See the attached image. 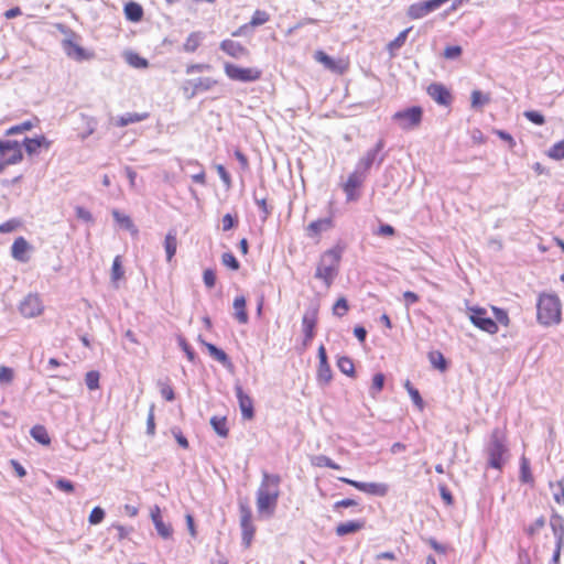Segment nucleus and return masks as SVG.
<instances>
[{
    "label": "nucleus",
    "instance_id": "obj_20",
    "mask_svg": "<svg viewBox=\"0 0 564 564\" xmlns=\"http://www.w3.org/2000/svg\"><path fill=\"white\" fill-rule=\"evenodd\" d=\"M151 519L153 521V524L155 527V530L158 532V534L162 538V539H170L172 536V533H173V529L171 527V524L169 523H165L161 517V510L159 508V506H154L152 509H151Z\"/></svg>",
    "mask_w": 564,
    "mask_h": 564
},
{
    "label": "nucleus",
    "instance_id": "obj_48",
    "mask_svg": "<svg viewBox=\"0 0 564 564\" xmlns=\"http://www.w3.org/2000/svg\"><path fill=\"white\" fill-rule=\"evenodd\" d=\"M348 310H349L348 301L346 300V297L341 296L335 302V304L333 306V314L335 316L343 317L344 315L347 314Z\"/></svg>",
    "mask_w": 564,
    "mask_h": 564
},
{
    "label": "nucleus",
    "instance_id": "obj_17",
    "mask_svg": "<svg viewBox=\"0 0 564 564\" xmlns=\"http://www.w3.org/2000/svg\"><path fill=\"white\" fill-rule=\"evenodd\" d=\"M0 155L8 165L20 162L23 158L20 143H0Z\"/></svg>",
    "mask_w": 564,
    "mask_h": 564
},
{
    "label": "nucleus",
    "instance_id": "obj_9",
    "mask_svg": "<svg viewBox=\"0 0 564 564\" xmlns=\"http://www.w3.org/2000/svg\"><path fill=\"white\" fill-rule=\"evenodd\" d=\"M382 145L383 143H377L376 147L367 151V153L357 162L355 170L367 176L369 170L376 162L380 165L384 160V154H380Z\"/></svg>",
    "mask_w": 564,
    "mask_h": 564
},
{
    "label": "nucleus",
    "instance_id": "obj_3",
    "mask_svg": "<svg viewBox=\"0 0 564 564\" xmlns=\"http://www.w3.org/2000/svg\"><path fill=\"white\" fill-rule=\"evenodd\" d=\"M561 301L556 294H540L536 303L538 322L544 326L558 324L561 322Z\"/></svg>",
    "mask_w": 564,
    "mask_h": 564
},
{
    "label": "nucleus",
    "instance_id": "obj_27",
    "mask_svg": "<svg viewBox=\"0 0 564 564\" xmlns=\"http://www.w3.org/2000/svg\"><path fill=\"white\" fill-rule=\"evenodd\" d=\"M246 297L243 295L236 296L234 300L235 317L240 324H247L249 321L248 313L246 311Z\"/></svg>",
    "mask_w": 564,
    "mask_h": 564
},
{
    "label": "nucleus",
    "instance_id": "obj_30",
    "mask_svg": "<svg viewBox=\"0 0 564 564\" xmlns=\"http://www.w3.org/2000/svg\"><path fill=\"white\" fill-rule=\"evenodd\" d=\"M164 248L166 252V260L170 262L176 253L177 237L174 229L170 230L164 239Z\"/></svg>",
    "mask_w": 564,
    "mask_h": 564
},
{
    "label": "nucleus",
    "instance_id": "obj_60",
    "mask_svg": "<svg viewBox=\"0 0 564 564\" xmlns=\"http://www.w3.org/2000/svg\"><path fill=\"white\" fill-rule=\"evenodd\" d=\"M171 433L173 434V436L175 437L177 444L184 448V449H187L189 447V443L187 441V438L183 435L182 431L180 427L177 426H174L171 429Z\"/></svg>",
    "mask_w": 564,
    "mask_h": 564
},
{
    "label": "nucleus",
    "instance_id": "obj_28",
    "mask_svg": "<svg viewBox=\"0 0 564 564\" xmlns=\"http://www.w3.org/2000/svg\"><path fill=\"white\" fill-rule=\"evenodd\" d=\"M218 82L212 77H198L186 80V85L194 86L198 94L210 90Z\"/></svg>",
    "mask_w": 564,
    "mask_h": 564
},
{
    "label": "nucleus",
    "instance_id": "obj_36",
    "mask_svg": "<svg viewBox=\"0 0 564 564\" xmlns=\"http://www.w3.org/2000/svg\"><path fill=\"white\" fill-rule=\"evenodd\" d=\"M31 436L42 445H48L51 443L50 435L43 425H35L30 431Z\"/></svg>",
    "mask_w": 564,
    "mask_h": 564
},
{
    "label": "nucleus",
    "instance_id": "obj_7",
    "mask_svg": "<svg viewBox=\"0 0 564 564\" xmlns=\"http://www.w3.org/2000/svg\"><path fill=\"white\" fill-rule=\"evenodd\" d=\"M448 0H426L412 3L406 10V15L411 20L422 19L427 14L438 10Z\"/></svg>",
    "mask_w": 564,
    "mask_h": 564
},
{
    "label": "nucleus",
    "instance_id": "obj_54",
    "mask_svg": "<svg viewBox=\"0 0 564 564\" xmlns=\"http://www.w3.org/2000/svg\"><path fill=\"white\" fill-rule=\"evenodd\" d=\"M489 101V98L484 95L480 90H474L471 93V107L480 108Z\"/></svg>",
    "mask_w": 564,
    "mask_h": 564
},
{
    "label": "nucleus",
    "instance_id": "obj_23",
    "mask_svg": "<svg viewBox=\"0 0 564 564\" xmlns=\"http://www.w3.org/2000/svg\"><path fill=\"white\" fill-rule=\"evenodd\" d=\"M315 59L323 64L326 69L334 73L343 74L346 70V65H344L341 61H335L332 56L323 51H317L315 53Z\"/></svg>",
    "mask_w": 564,
    "mask_h": 564
},
{
    "label": "nucleus",
    "instance_id": "obj_14",
    "mask_svg": "<svg viewBox=\"0 0 564 564\" xmlns=\"http://www.w3.org/2000/svg\"><path fill=\"white\" fill-rule=\"evenodd\" d=\"M235 392L242 417L246 420H252L254 417L253 400L250 395L245 393L239 382L235 384Z\"/></svg>",
    "mask_w": 564,
    "mask_h": 564
},
{
    "label": "nucleus",
    "instance_id": "obj_19",
    "mask_svg": "<svg viewBox=\"0 0 564 564\" xmlns=\"http://www.w3.org/2000/svg\"><path fill=\"white\" fill-rule=\"evenodd\" d=\"M429 96L441 106H448L452 101L451 91L443 84L432 83L427 87Z\"/></svg>",
    "mask_w": 564,
    "mask_h": 564
},
{
    "label": "nucleus",
    "instance_id": "obj_33",
    "mask_svg": "<svg viewBox=\"0 0 564 564\" xmlns=\"http://www.w3.org/2000/svg\"><path fill=\"white\" fill-rule=\"evenodd\" d=\"M427 357H429V360H430L431 365L435 369H437V370H440L442 372L447 370L448 362H447L446 358L444 357V355L441 351H438V350L430 351Z\"/></svg>",
    "mask_w": 564,
    "mask_h": 564
},
{
    "label": "nucleus",
    "instance_id": "obj_38",
    "mask_svg": "<svg viewBox=\"0 0 564 564\" xmlns=\"http://www.w3.org/2000/svg\"><path fill=\"white\" fill-rule=\"evenodd\" d=\"M253 200H254V204L259 207V209L262 212V220H267V218L271 215L272 213V206L268 205L267 203V197L265 196H259L258 192L254 191L253 192Z\"/></svg>",
    "mask_w": 564,
    "mask_h": 564
},
{
    "label": "nucleus",
    "instance_id": "obj_63",
    "mask_svg": "<svg viewBox=\"0 0 564 564\" xmlns=\"http://www.w3.org/2000/svg\"><path fill=\"white\" fill-rule=\"evenodd\" d=\"M55 487L62 491L67 492V494H72L75 490L74 484L66 478H58L55 481Z\"/></svg>",
    "mask_w": 564,
    "mask_h": 564
},
{
    "label": "nucleus",
    "instance_id": "obj_34",
    "mask_svg": "<svg viewBox=\"0 0 564 564\" xmlns=\"http://www.w3.org/2000/svg\"><path fill=\"white\" fill-rule=\"evenodd\" d=\"M333 378V372L328 362L318 364L317 382L319 386H327Z\"/></svg>",
    "mask_w": 564,
    "mask_h": 564
},
{
    "label": "nucleus",
    "instance_id": "obj_29",
    "mask_svg": "<svg viewBox=\"0 0 564 564\" xmlns=\"http://www.w3.org/2000/svg\"><path fill=\"white\" fill-rule=\"evenodd\" d=\"M124 14L127 20L139 22L143 18V8L134 1H130L124 6Z\"/></svg>",
    "mask_w": 564,
    "mask_h": 564
},
{
    "label": "nucleus",
    "instance_id": "obj_24",
    "mask_svg": "<svg viewBox=\"0 0 564 564\" xmlns=\"http://www.w3.org/2000/svg\"><path fill=\"white\" fill-rule=\"evenodd\" d=\"M204 346L208 350L209 355L217 361H219L225 368L231 370L234 368V364L230 360L229 356L216 345L212 343H204Z\"/></svg>",
    "mask_w": 564,
    "mask_h": 564
},
{
    "label": "nucleus",
    "instance_id": "obj_61",
    "mask_svg": "<svg viewBox=\"0 0 564 564\" xmlns=\"http://www.w3.org/2000/svg\"><path fill=\"white\" fill-rule=\"evenodd\" d=\"M143 118H144V116H140L138 113H130V112H128V113H126V115L120 117V119L118 121V126L124 127V126H128L129 123L140 121Z\"/></svg>",
    "mask_w": 564,
    "mask_h": 564
},
{
    "label": "nucleus",
    "instance_id": "obj_32",
    "mask_svg": "<svg viewBox=\"0 0 564 564\" xmlns=\"http://www.w3.org/2000/svg\"><path fill=\"white\" fill-rule=\"evenodd\" d=\"M203 39H204L203 32H200V31L192 32L187 36V39L183 45L184 51L187 53H194L200 45V42L203 41Z\"/></svg>",
    "mask_w": 564,
    "mask_h": 564
},
{
    "label": "nucleus",
    "instance_id": "obj_35",
    "mask_svg": "<svg viewBox=\"0 0 564 564\" xmlns=\"http://www.w3.org/2000/svg\"><path fill=\"white\" fill-rule=\"evenodd\" d=\"M112 217L118 224H120L127 230L131 231L134 235L138 234V229L129 216L121 214L117 209H113Z\"/></svg>",
    "mask_w": 564,
    "mask_h": 564
},
{
    "label": "nucleus",
    "instance_id": "obj_49",
    "mask_svg": "<svg viewBox=\"0 0 564 564\" xmlns=\"http://www.w3.org/2000/svg\"><path fill=\"white\" fill-rule=\"evenodd\" d=\"M221 263L232 271H237L240 268V263L231 252H224L221 254Z\"/></svg>",
    "mask_w": 564,
    "mask_h": 564
},
{
    "label": "nucleus",
    "instance_id": "obj_50",
    "mask_svg": "<svg viewBox=\"0 0 564 564\" xmlns=\"http://www.w3.org/2000/svg\"><path fill=\"white\" fill-rule=\"evenodd\" d=\"M51 143H20V145L25 148V151L29 156L37 155L42 149L47 150Z\"/></svg>",
    "mask_w": 564,
    "mask_h": 564
},
{
    "label": "nucleus",
    "instance_id": "obj_6",
    "mask_svg": "<svg viewBox=\"0 0 564 564\" xmlns=\"http://www.w3.org/2000/svg\"><path fill=\"white\" fill-rule=\"evenodd\" d=\"M226 75L237 82L251 83L260 79L261 70L257 68H245L231 63H225Z\"/></svg>",
    "mask_w": 564,
    "mask_h": 564
},
{
    "label": "nucleus",
    "instance_id": "obj_52",
    "mask_svg": "<svg viewBox=\"0 0 564 564\" xmlns=\"http://www.w3.org/2000/svg\"><path fill=\"white\" fill-rule=\"evenodd\" d=\"M492 313L495 316V321L497 322V325L498 324H501L503 326L509 325L510 318H509L508 312L506 310L492 306Z\"/></svg>",
    "mask_w": 564,
    "mask_h": 564
},
{
    "label": "nucleus",
    "instance_id": "obj_58",
    "mask_svg": "<svg viewBox=\"0 0 564 564\" xmlns=\"http://www.w3.org/2000/svg\"><path fill=\"white\" fill-rule=\"evenodd\" d=\"M545 525V518L541 516L531 525L525 529V533L529 536L536 534Z\"/></svg>",
    "mask_w": 564,
    "mask_h": 564
},
{
    "label": "nucleus",
    "instance_id": "obj_56",
    "mask_svg": "<svg viewBox=\"0 0 564 564\" xmlns=\"http://www.w3.org/2000/svg\"><path fill=\"white\" fill-rule=\"evenodd\" d=\"M546 154L553 160L564 159V143H554Z\"/></svg>",
    "mask_w": 564,
    "mask_h": 564
},
{
    "label": "nucleus",
    "instance_id": "obj_40",
    "mask_svg": "<svg viewBox=\"0 0 564 564\" xmlns=\"http://www.w3.org/2000/svg\"><path fill=\"white\" fill-rule=\"evenodd\" d=\"M337 367L338 369L348 377H355V366L352 362V359L347 356H341L337 360Z\"/></svg>",
    "mask_w": 564,
    "mask_h": 564
},
{
    "label": "nucleus",
    "instance_id": "obj_18",
    "mask_svg": "<svg viewBox=\"0 0 564 564\" xmlns=\"http://www.w3.org/2000/svg\"><path fill=\"white\" fill-rule=\"evenodd\" d=\"M63 48L68 57L77 62L89 59L93 56V54L88 53L84 47L75 43L70 37L63 40Z\"/></svg>",
    "mask_w": 564,
    "mask_h": 564
},
{
    "label": "nucleus",
    "instance_id": "obj_11",
    "mask_svg": "<svg viewBox=\"0 0 564 564\" xmlns=\"http://www.w3.org/2000/svg\"><path fill=\"white\" fill-rule=\"evenodd\" d=\"M338 480L341 482H345L349 486H352L354 488L364 491L366 494L377 496V497H384L388 494L389 487L387 484L383 482H362L352 480L346 477H339Z\"/></svg>",
    "mask_w": 564,
    "mask_h": 564
},
{
    "label": "nucleus",
    "instance_id": "obj_16",
    "mask_svg": "<svg viewBox=\"0 0 564 564\" xmlns=\"http://www.w3.org/2000/svg\"><path fill=\"white\" fill-rule=\"evenodd\" d=\"M334 226H335V224H334V219L332 216L316 219V220L310 223L307 225V227L305 228L306 236L308 238L319 237V235L322 232H326V231L330 230L332 228H334Z\"/></svg>",
    "mask_w": 564,
    "mask_h": 564
},
{
    "label": "nucleus",
    "instance_id": "obj_5",
    "mask_svg": "<svg viewBox=\"0 0 564 564\" xmlns=\"http://www.w3.org/2000/svg\"><path fill=\"white\" fill-rule=\"evenodd\" d=\"M240 528L242 544L249 547L256 533V527L252 523V511L247 502H239Z\"/></svg>",
    "mask_w": 564,
    "mask_h": 564
},
{
    "label": "nucleus",
    "instance_id": "obj_55",
    "mask_svg": "<svg viewBox=\"0 0 564 564\" xmlns=\"http://www.w3.org/2000/svg\"><path fill=\"white\" fill-rule=\"evenodd\" d=\"M106 512L101 507H95L88 517L90 524H99L105 519Z\"/></svg>",
    "mask_w": 564,
    "mask_h": 564
},
{
    "label": "nucleus",
    "instance_id": "obj_47",
    "mask_svg": "<svg viewBox=\"0 0 564 564\" xmlns=\"http://www.w3.org/2000/svg\"><path fill=\"white\" fill-rule=\"evenodd\" d=\"M178 346L181 347V349L185 352L187 359L192 362V364H196V361L198 360L197 358V355L195 352V350L193 349V347L186 341V339L182 336L178 337Z\"/></svg>",
    "mask_w": 564,
    "mask_h": 564
},
{
    "label": "nucleus",
    "instance_id": "obj_21",
    "mask_svg": "<svg viewBox=\"0 0 564 564\" xmlns=\"http://www.w3.org/2000/svg\"><path fill=\"white\" fill-rule=\"evenodd\" d=\"M32 249V246L28 242L24 237H18L11 246V256L13 259L25 263L30 260L26 254Z\"/></svg>",
    "mask_w": 564,
    "mask_h": 564
},
{
    "label": "nucleus",
    "instance_id": "obj_26",
    "mask_svg": "<svg viewBox=\"0 0 564 564\" xmlns=\"http://www.w3.org/2000/svg\"><path fill=\"white\" fill-rule=\"evenodd\" d=\"M365 520H352L347 522H341L336 527V534L338 536H345L347 534L356 533L359 530L365 528Z\"/></svg>",
    "mask_w": 564,
    "mask_h": 564
},
{
    "label": "nucleus",
    "instance_id": "obj_46",
    "mask_svg": "<svg viewBox=\"0 0 564 564\" xmlns=\"http://www.w3.org/2000/svg\"><path fill=\"white\" fill-rule=\"evenodd\" d=\"M410 31H411V28L405 29L402 32H400L399 35L388 44V50L391 53H393L394 51L401 48L404 45Z\"/></svg>",
    "mask_w": 564,
    "mask_h": 564
},
{
    "label": "nucleus",
    "instance_id": "obj_62",
    "mask_svg": "<svg viewBox=\"0 0 564 564\" xmlns=\"http://www.w3.org/2000/svg\"><path fill=\"white\" fill-rule=\"evenodd\" d=\"M33 127L31 121H24L20 124L13 126L9 128L6 132L7 135L23 133L24 131L30 130Z\"/></svg>",
    "mask_w": 564,
    "mask_h": 564
},
{
    "label": "nucleus",
    "instance_id": "obj_10",
    "mask_svg": "<svg viewBox=\"0 0 564 564\" xmlns=\"http://www.w3.org/2000/svg\"><path fill=\"white\" fill-rule=\"evenodd\" d=\"M422 113L423 110L420 106H412L395 112L393 120L402 128H413L421 122Z\"/></svg>",
    "mask_w": 564,
    "mask_h": 564
},
{
    "label": "nucleus",
    "instance_id": "obj_13",
    "mask_svg": "<svg viewBox=\"0 0 564 564\" xmlns=\"http://www.w3.org/2000/svg\"><path fill=\"white\" fill-rule=\"evenodd\" d=\"M317 325V308L307 311L302 318V329L304 334L303 347L306 348L315 336Z\"/></svg>",
    "mask_w": 564,
    "mask_h": 564
},
{
    "label": "nucleus",
    "instance_id": "obj_51",
    "mask_svg": "<svg viewBox=\"0 0 564 564\" xmlns=\"http://www.w3.org/2000/svg\"><path fill=\"white\" fill-rule=\"evenodd\" d=\"M100 375L96 370L88 371L85 376V383L89 390H96L99 388Z\"/></svg>",
    "mask_w": 564,
    "mask_h": 564
},
{
    "label": "nucleus",
    "instance_id": "obj_25",
    "mask_svg": "<svg viewBox=\"0 0 564 564\" xmlns=\"http://www.w3.org/2000/svg\"><path fill=\"white\" fill-rule=\"evenodd\" d=\"M550 525L555 538L556 544H564V518L553 512L550 518Z\"/></svg>",
    "mask_w": 564,
    "mask_h": 564
},
{
    "label": "nucleus",
    "instance_id": "obj_57",
    "mask_svg": "<svg viewBox=\"0 0 564 564\" xmlns=\"http://www.w3.org/2000/svg\"><path fill=\"white\" fill-rule=\"evenodd\" d=\"M523 115L529 121H531L534 124L541 126L545 122L544 116L540 111L527 110L524 111Z\"/></svg>",
    "mask_w": 564,
    "mask_h": 564
},
{
    "label": "nucleus",
    "instance_id": "obj_53",
    "mask_svg": "<svg viewBox=\"0 0 564 564\" xmlns=\"http://www.w3.org/2000/svg\"><path fill=\"white\" fill-rule=\"evenodd\" d=\"M124 274V271H123V268H122V264H121V260H120V257L117 256L112 262V267H111V279L112 281H118L120 280Z\"/></svg>",
    "mask_w": 564,
    "mask_h": 564
},
{
    "label": "nucleus",
    "instance_id": "obj_59",
    "mask_svg": "<svg viewBox=\"0 0 564 564\" xmlns=\"http://www.w3.org/2000/svg\"><path fill=\"white\" fill-rule=\"evenodd\" d=\"M463 53V48L459 45L446 46L443 56L447 59L458 58Z\"/></svg>",
    "mask_w": 564,
    "mask_h": 564
},
{
    "label": "nucleus",
    "instance_id": "obj_15",
    "mask_svg": "<svg viewBox=\"0 0 564 564\" xmlns=\"http://www.w3.org/2000/svg\"><path fill=\"white\" fill-rule=\"evenodd\" d=\"M365 180L366 176L358 173L356 170L349 174L347 181L343 185L347 202H355L358 199L359 195L356 189L362 185Z\"/></svg>",
    "mask_w": 564,
    "mask_h": 564
},
{
    "label": "nucleus",
    "instance_id": "obj_45",
    "mask_svg": "<svg viewBox=\"0 0 564 564\" xmlns=\"http://www.w3.org/2000/svg\"><path fill=\"white\" fill-rule=\"evenodd\" d=\"M270 20V15L264 10H256L251 17V20L248 22L252 29L260 26L264 23H267Z\"/></svg>",
    "mask_w": 564,
    "mask_h": 564
},
{
    "label": "nucleus",
    "instance_id": "obj_2",
    "mask_svg": "<svg viewBox=\"0 0 564 564\" xmlns=\"http://www.w3.org/2000/svg\"><path fill=\"white\" fill-rule=\"evenodd\" d=\"M344 251L345 246L338 242L319 256L314 278L323 281L326 288L334 283L339 273Z\"/></svg>",
    "mask_w": 564,
    "mask_h": 564
},
{
    "label": "nucleus",
    "instance_id": "obj_37",
    "mask_svg": "<svg viewBox=\"0 0 564 564\" xmlns=\"http://www.w3.org/2000/svg\"><path fill=\"white\" fill-rule=\"evenodd\" d=\"M124 57L127 63L134 68H147L149 66V61L138 53L127 52Z\"/></svg>",
    "mask_w": 564,
    "mask_h": 564
},
{
    "label": "nucleus",
    "instance_id": "obj_43",
    "mask_svg": "<svg viewBox=\"0 0 564 564\" xmlns=\"http://www.w3.org/2000/svg\"><path fill=\"white\" fill-rule=\"evenodd\" d=\"M404 388L406 389L409 395L411 397V400L413 401V403L420 409V410H423L424 408V401L419 392V390L416 388H414L412 386V383L406 380L405 383H404Z\"/></svg>",
    "mask_w": 564,
    "mask_h": 564
},
{
    "label": "nucleus",
    "instance_id": "obj_42",
    "mask_svg": "<svg viewBox=\"0 0 564 564\" xmlns=\"http://www.w3.org/2000/svg\"><path fill=\"white\" fill-rule=\"evenodd\" d=\"M156 386L160 390L162 398H164L166 401H173L175 399L174 390L170 384V380L167 378L164 380H158Z\"/></svg>",
    "mask_w": 564,
    "mask_h": 564
},
{
    "label": "nucleus",
    "instance_id": "obj_1",
    "mask_svg": "<svg viewBox=\"0 0 564 564\" xmlns=\"http://www.w3.org/2000/svg\"><path fill=\"white\" fill-rule=\"evenodd\" d=\"M281 477L278 474L262 473V480L257 490V510L260 516L271 518L280 497Z\"/></svg>",
    "mask_w": 564,
    "mask_h": 564
},
{
    "label": "nucleus",
    "instance_id": "obj_8",
    "mask_svg": "<svg viewBox=\"0 0 564 564\" xmlns=\"http://www.w3.org/2000/svg\"><path fill=\"white\" fill-rule=\"evenodd\" d=\"M470 322L479 329L494 335L498 332L497 322L487 315V311L482 307H474L470 310Z\"/></svg>",
    "mask_w": 564,
    "mask_h": 564
},
{
    "label": "nucleus",
    "instance_id": "obj_4",
    "mask_svg": "<svg viewBox=\"0 0 564 564\" xmlns=\"http://www.w3.org/2000/svg\"><path fill=\"white\" fill-rule=\"evenodd\" d=\"M507 453L508 446L505 431L500 427H496L491 431L489 442L486 446L488 466L501 470L505 465L503 456Z\"/></svg>",
    "mask_w": 564,
    "mask_h": 564
},
{
    "label": "nucleus",
    "instance_id": "obj_12",
    "mask_svg": "<svg viewBox=\"0 0 564 564\" xmlns=\"http://www.w3.org/2000/svg\"><path fill=\"white\" fill-rule=\"evenodd\" d=\"M43 304L37 294H28L20 303L19 311L26 318H33L42 314Z\"/></svg>",
    "mask_w": 564,
    "mask_h": 564
},
{
    "label": "nucleus",
    "instance_id": "obj_39",
    "mask_svg": "<svg viewBox=\"0 0 564 564\" xmlns=\"http://www.w3.org/2000/svg\"><path fill=\"white\" fill-rule=\"evenodd\" d=\"M553 499L558 505H564V479L557 481H550L549 484Z\"/></svg>",
    "mask_w": 564,
    "mask_h": 564
},
{
    "label": "nucleus",
    "instance_id": "obj_31",
    "mask_svg": "<svg viewBox=\"0 0 564 564\" xmlns=\"http://www.w3.org/2000/svg\"><path fill=\"white\" fill-rule=\"evenodd\" d=\"M210 425L218 436L224 437V438L228 436L229 429L227 426V417L226 416H217V415L212 416Z\"/></svg>",
    "mask_w": 564,
    "mask_h": 564
},
{
    "label": "nucleus",
    "instance_id": "obj_41",
    "mask_svg": "<svg viewBox=\"0 0 564 564\" xmlns=\"http://www.w3.org/2000/svg\"><path fill=\"white\" fill-rule=\"evenodd\" d=\"M520 480L523 484H533L534 481L530 468V463L528 458L524 456H522L520 460Z\"/></svg>",
    "mask_w": 564,
    "mask_h": 564
},
{
    "label": "nucleus",
    "instance_id": "obj_64",
    "mask_svg": "<svg viewBox=\"0 0 564 564\" xmlns=\"http://www.w3.org/2000/svg\"><path fill=\"white\" fill-rule=\"evenodd\" d=\"M223 230L228 231L238 226L237 216H232L231 214H226L223 217Z\"/></svg>",
    "mask_w": 564,
    "mask_h": 564
},
{
    "label": "nucleus",
    "instance_id": "obj_44",
    "mask_svg": "<svg viewBox=\"0 0 564 564\" xmlns=\"http://www.w3.org/2000/svg\"><path fill=\"white\" fill-rule=\"evenodd\" d=\"M312 464L316 467H328L332 469H340V466L326 455L314 456L312 459Z\"/></svg>",
    "mask_w": 564,
    "mask_h": 564
},
{
    "label": "nucleus",
    "instance_id": "obj_22",
    "mask_svg": "<svg viewBox=\"0 0 564 564\" xmlns=\"http://www.w3.org/2000/svg\"><path fill=\"white\" fill-rule=\"evenodd\" d=\"M220 50L234 58H241L249 54L247 47L232 40H224L219 45Z\"/></svg>",
    "mask_w": 564,
    "mask_h": 564
}]
</instances>
